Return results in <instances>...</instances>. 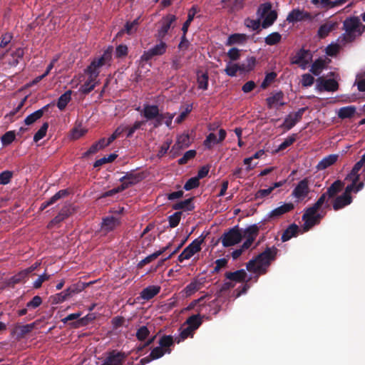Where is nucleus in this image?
I'll use <instances>...</instances> for the list:
<instances>
[{
	"instance_id": "nucleus-1",
	"label": "nucleus",
	"mask_w": 365,
	"mask_h": 365,
	"mask_svg": "<svg viewBox=\"0 0 365 365\" xmlns=\"http://www.w3.org/2000/svg\"><path fill=\"white\" fill-rule=\"evenodd\" d=\"M341 188V182L339 180L335 181L312 207L307 209L302 216L305 231L319 223L321 219L325 215L323 208L329 207V199L334 197Z\"/></svg>"
},
{
	"instance_id": "nucleus-2",
	"label": "nucleus",
	"mask_w": 365,
	"mask_h": 365,
	"mask_svg": "<svg viewBox=\"0 0 365 365\" xmlns=\"http://www.w3.org/2000/svg\"><path fill=\"white\" fill-rule=\"evenodd\" d=\"M113 48L108 47L103 54L98 58L93 60L86 70L88 74V79L81 86L79 91L84 93H88L95 88L97 84V78L100 73V68L109 65L112 58Z\"/></svg>"
},
{
	"instance_id": "nucleus-3",
	"label": "nucleus",
	"mask_w": 365,
	"mask_h": 365,
	"mask_svg": "<svg viewBox=\"0 0 365 365\" xmlns=\"http://www.w3.org/2000/svg\"><path fill=\"white\" fill-rule=\"evenodd\" d=\"M275 253L276 252L274 250H266L264 252L259 254L255 259L250 260L247 263V270L258 274L265 273L271 260L274 259Z\"/></svg>"
},
{
	"instance_id": "nucleus-4",
	"label": "nucleus",
	"mask_w": 365,
	"mask_h": 365,
	"mask_svg": "<svg viewBox=\"0 0 365 365\" xmlns=\"http://www.w3.org/2000/svg\"><path fill=\"white\" fill-rule=\"evenodd\" d=\"M344 38L346 41H352L357 36H359L364 31L365 26H364L358 17L347 18L344 21Z\"/></svg>"
},
{
	"instance_id": "nucleus-5",
	"label": "nucleus",
	"mask_w": 365,
	"mask_h": 365,
	"mask_svg": "<svg viewBox=\"0 0 365 365\" xmlns=\"http://www.w3.org/2000/svg\"><path fill=\"white\" fill-rule=\"evenodd\" d=\"M364 186V182H359L357 184V186H354V183H351L346 186L344 192L337 197L333 203V208L334 210H340L344 207L346 205H349L352 202V197L351 196V192H358L361 190Z\"/></svg>"
},
{
	"instance_id": "nucleus-6",
	"label": "nucleus",
	"mask_w": 365,
	"mask_h": 365,
	"mask_svg": "<svg viewBox=\"0 0 365 365\" xmlns=\"http://www.w3.org/2000/svg\"><path fill=\"white\" fill-rule=\"evenodd\" d=\"M207 297V296L201 297L200 298L194 300L190 304V307H194L197 306V304H199V307L197 309L198 312H205L207 314H212L215 315L217 314L221 308V303L217 299H212L207 302V304H202V301Z\"/></svg>"
},
{
	"instance_id": "nucleus-7",
	"label": "nucleus",
	"mask_w": 365,
	"mask_h": 365,
	"mask_svg": "<svg viewBox=\"0 0 365 365\" xmlns=\"http://www.w3.org/2000/svg\"><path fill=\"white\" fill-rule=\"evenodd\" d=\"M174 344L173 337L170 335L163 336L159 341V346L151 350L150 356L151 359H158L165 354L171 352L170 346Z\"/></svg>"
},
{
	"instance_id": "nucleus-8",
	"label": "nucleus",
	"mask_w": 365,
	"mask_h": 365,
	"mask_svg": "<svg viewBox=\"0 0 365 365\" xmlns=\"http://www.w3.org/2000/svg\"><path fill=\"white\" fill-rule=\"evenodd\" d=\"M257 14L260 18L263 19L262 26L264 29L272 26L277 18V13L276 11L272 10L270 3L262 4L257 10Z\"/></svg>"
},
{
	"instance_id": "nucleus-9",
	"label": "nucleus",
	"mask_w": 365,
	"mask_h": 365,
	"mask_svg": "<svg viewBox=\"0 0 365 365\" xmlns=\"http://www.w3.org/2000/svg\"><path fill=\"white\" fill-rule=\"evenodd\" d=\"M310 192L309 181L307 178L300 180L292 191L291 196L299 203L304 201Z\"/></svg>"
},
{
	"instance_id": "nucleus-10",
	"label": "nucleus",
	"mask_w": 365,
	"mask_h": 365,
	"mask_svg": "<svg viewBox=\"0 0 365 365\" xmlns=\"http://www.w3.org/2000/svg\"><path fill=\"white\" fill-rule=\"evenodd\" d=\"M204 242V237H199L194 240L187 247L184 249L182 253L178 256V261L182 262L184 260L190 259L195 254L201 250V245Z\"/></svg>"
},
{
	"instance_id": "nucleus-11",
	"label": "nucleus",
	"mask_w": 365,
	"mask_h": 365,
	"mask_svg": "<svg viewBox=\"0 0 365 365\" xmlns=\"http://www.w3.org/2000/svg\"><path fill=\"white\" fill-rule=\"evenodd\" d=\"M24 50L21 48H16L14 50L6 51L0 55V59L3 60L4 63H7L9 66L14 67L16 66L19 60L23 58Z\"/></svg>"
},
{
	"instance_id": "nucleus-12",
	"label": "nucleus",
	"mask_w": 365,
	"mask_h": 365,
	"mask_svg": "<svg viewBox=\"0 0 365 365\" xmlns=\"http://www.w3.org/2000/svg\"><path fill=\"white\" fill-rule=\"evenodd\" d=\"M294 209V205L292 202H284L280 206L273 209L268 212L264 218L266 221H271L277 220L282 217L283 215L292 211Z\"/></svg>"
},
{
	"instance_id": "nucleus-13",
	"label": "nucleus",
	"mask_w": 365,
	"mask_h": 365,
	"mask_svg": "<svg viewBox=\"0 0 365 365\" xmlns=\"http://www.w3.org/2000/svg\"><path fill=\"white\" fill-rule=\"evenodd\" d=\"M242 240L241 232L237 228L230 229L221 237V242L224 247H231L239 243Z\"/></svg>"
},
{
	"instance_id": "nucleus-14",
	"label": "nucleus",
	"mask_w": 365,
	"mask_h": 365,
	"mask_svg": "<svg viewBox=\"0 0 365 365\" xmlns=\"http://www.w3.org/2000/svg\"><path fill=\"white\" fill-rule=\"evenodd\" d=\"M248 65H246L244 63H235L230 61L227 63L225 72L229 76H236L237 71H247L250 70L252 68V66L254 65L255 59L250 58L248 59Z\"/></svg>"
},
{
	"instance_id": "nucleus-15",
	"label": "nucleus",
	"mask_w": 365,
	"mask_h": 365,
	"mask_svg": "<svg viewBox=\"0 0 365 365\" xmlns=\"http://www.w3.org/2000/svg\"><path fill=\"white\" fill-rule=\"evenodd\" d=\"M142 179L143 177L140 173H137L133 170L128 172L120 178L121 182L120 190H125L133 185L137 184Z\"/></svg>"
},
{
	"instance_id": "nucleus-16",
	"label": "nucleus",
	"mask_w": 365,
	"mask_h": 365,
	"mask_svg": "<svg viewBox=\"0 0 365 365\" xmlns=\"http://www.w3.org/2000/svg\"><path fill=\"white\" fill-rule=\"evenodd\" d=\"M312 60L310 53L304 49H300L292 58V63L299 65L302 69H306Z\"/></svg>"
},
{
	"instance_id": "nucleus-17",
	"label": "nucleus",
	"mask_w": 365,
	"mask_h": 365,
	"mask_svg": "<svg viewBox=\"0 0 365 365\" xmlns=\"http://www.w3.org/2000/svg\"><path fill=\"white\" fill-rule=\"evenodd\" d=\"M126 358V354L123 352L113 350L107 354L101 365H121Z\"/></svg>"
},
{
	"instance_id": "nucleus-18",
	"label": "nucleus",
	"mask_w": 365,
	"mask_h": 365,
	"mask_svg": "<svg viewBox=\"0 0 365 365\" xmlns=\"http://www.w3.org/2000/svg\"><path fill=\"white\" fill-rule=\"evenodd\" d=\"M166 48L167 44L161 41L159 43L145 51L141 56V59L147 61L151 59L153 56H161L165 53Z\"/></svg>"
},
{
	"instance_id": "nucleus-19",
	"label": "nucleus",
	"mask_w": 365,
	"mask_h": 365,
	"mask_svg": "<svg viewBox=\"0 0 365 365\" xmlns=\"http://www.w3.org/2000/svg\"><path fill=\"white\" fill-rule=\"evenodd\" d=\"M176 19V16L173 14H168L163 18L161 21L160 29L158 30L157 34L158 38L163 39L166 36L173 24L175 22Z\"/></svg>"
},
{
	"instance_id": "nucleus-20",
	"label": "nucleus",
	"mask_w": 365,
	"mask_h": 365,
	"mask_svg": "<svg viewBox=\"0 0 365 365\" xmlns=\"http://www.w3.org/2000/svg\"><path fill=\"white\" fill-rule=\"evenodd\" d=\"M227 133L224 129H220L218 138L215 133H210L204 140L203 145L206 148L211 149L215 145L223 141Z\"/></svg>"
},
{
	"instance_id": "nucleus-21",
	"label": "nucleus",
	"mask_w": 365,
	"mask_h": 365,
	"mask_svg": "<svg viewBox=\"0 0 365 365\" xmlns=\"http://www.w3.org/2000/svg\"><path fill=\"white\" fill-rule=\"evenodd\" d=\"M306 19H312L311 14L304 10L299 9H295L291 11L287 16V21L289 23H295L302 21Z\"/></svg>"
},
{
	"instance_id": "nucleus-22",
	"label": "nucleus",
	"mask_w": 365,
	"mask_h": 365,
	"mask_svg": "<svg viewBox=\"0 0 365 365\" xmlns=\"http://www.w3.org/2000/svg\"><path fill=\"white\" fill-rule=\"evenodd\" d=\"M317 88L320 91H335L338 89V83L334 79H323L319 78L317 79Z\"/></svg>"
},
{
	"instance_id": "nucleus-23",
	"label": "nucleus",
	"mask_w": 365,
	"mask_h": 365,
	"mask_svg": "<svg viewBox=\"0 0 365 365\" xmlns=\"http://www.w3.org/2000/svg\"><path fill=\"white\" fill-rule=\"evenodd\" d=\"M120 219L114 216L105 217L101 222V231L108 233L115 230L120 225Z\"/></svg>"
},
{
	"instance_id": "nucleus-24",
	"label": "nucleus",
	"mask_w": 365,
	"mask_h": 365,
	"mask_svg": "<svg viewBox=\"0 0 365 365\" xmlns=\"http://www.w3.org/2000/svg\"><path fill=\"white\" fill-rule=\"evenodd\" d=\"M141 115L148 120L155 121L160 117L159 109L157 106L145 105L140 110Z\"/></svg>"
},
{
	"instance_id": "nucleus-25",
	"label": "nucleus",
	"mask_w": 365,
	"mask_h": 365,
	"mask_svg": "<svg viewBox=\"0 0 365 365\" xmlns=\"http://www.w3.org/2000/svg\"><path fill=\"white\" fill-rule=\"evenodd\" d=\"M304 111V108H302L294 113L289 115L284 121V126L287 130L291 129L299 121Z\"/></svg>"
},
{
	"instance_id": "nucleus-26",
	"label": "nucleus",
	"mask_w": 365,
	"mask_h": 365,
	"mask_svg": "<svg viewBox=\"0 0 365 365\" xmlns=\"http://www.w3.org/2000/svg\"><path fill=\"white\" fill-rule=\"evenodd\" d=\"M175 115V113H160V117L153 122V127L158 128L164 123L168 128H171L173 119Z\"/></svg>"
},
{
	"instance_id": "nucleus-27",
	"label": "nucleus",
	"mask_w": 365,
	"mask_h": 365,
	"mask_svg": "<svg viewBox=\"0 0 365 365\" xmlns=\"http://www.w3.org/2000/svg\"><path fill=\"white\" fill-rule=\"evenodd\" d=\"M284 94L279 91L267 98V103L269 108H277L284 104L283 101Z\"/></svg>"
},
{
	"instance_id": "nucleus-28",
	"label": "nucleus",
	"mask_w": 365,
	"mask_h": 365,
	"mask_svg": "<svg viewBox=\"0 0 365 365\" xmlns=\"http://www.w3.org/2000/svg\"><path fill=\"white\" fill-rule=\"evenodd\" d=\"M35 267H30L26 269H24L21 272H19L18 274L14 275L13 277H10L7 281L8 285H14L16 284H18L21 282H22L27 275L32 272Z\"/></svg>"
},
{
	"instance_id": "nucleus-29",
	"label": "nucleus",
	"mask_w": 365,
	"mask_h": 365,
	"mask_svg": "<svg viewBox=\"0 0 365 365\" xmlns=\"http://www.w3.org/2000/svg\"><path fill=\"white\" fill-rule=\"evenodd\" d=\"M338 155L331 154L324 157L321 161L319 162L316 168L317 170H323L329 166L334 165L338 160Z\"/></svg>"
},
{
	"instance_id": "nucleus-30",
	"label": "nucleus",
	"mask_w": 365,
	"mask_h": 365,
	"mask_svg": "<svg viewBox=\"0 0 365 365\" xmlns=\"http://www.w3.org/2000/svg\"><path fill=\"white\" fill-rule=\"evenodd\" d=\"M202 287V282L199 279H195L185 287L182 292L186 297H190L200 290Z\"/></svg>"
},
{
	"instance_id": "nucleus-31",
	"label": "nucleus",
	"mask_w": 365,
	"mask_h": 365,
	"mask_svg": "<svg viewBox=\"0 0 365 365\" xmlns=\"http://www.w3.org/2000/svg\"><path fill=\"white\" fill-rule=\"evenodd\" d=\"M190 145V139L188 134H181L178 136L176 143L173 146V150H179L185 148Z\"/></svg>"
},
{
	"instance_id": "nucleus-32",
	"label": "nucleus",
	"mask_w": 365,
	"mask_h": 365,
	"mask_svg": "<svg viewBox=\"0 0 365 365\" xmlns=\"http://www.w3.org/2000/svg\"><path fill=\"white\" fill-rule=\"evenodd\" d=\"M160 291V287L157 285H151L143 289L140 293L142 299L149 300L157 295Z\"/></svg>"
},
{
	"instance_id": "nucleus-33",
	"label": "nucleus",
	"mask_w": 365,
	"mask_h": 365,
	"mask_svg": "<svg viewBox=\"0 0 365 365\" xmlns=\"http://www.w3.org/2000/svg\"><path fill=\"white\" fill-rule=\"evenodd\" d=\"M336 26V22L333 21H327L322 25L320 26V27L318 29V36L320 38H324L327 36L329 35V34L332 31Z\"/></svg>"
},
{
	"instance_id": "nucleus-34",
	"label": "nucleus",
	"mask_w": 365,
	"mask_h": 365,
	"mask_svg": "<svg viewBox=\"0 0 365 365\" xmlns=\"http://www.w3.org/2000/svg\"><path fill=\"white\" fill-rule=\"evenodd\" d=\"M72 291L67 289L60 293L56 294L50 297V301L52 304H57L66 301L71 295Z\"/></svg>"
},
{
	"instance_id": "nucleus-35",
	"label": "nucleus",
	"mask_w": 365,
	"mask_h": 365,
	"mask_svg": "<svg viewBox=\"0 0 365 365\" xmlns=\"http://www.w3.org/2000/svg\"><path fill=\"white\" fill-rule=\"evenodd\" d=\"M364 165V160H363V159L361 158V160L355 164L350 174L349 175V178L352 180V183H354V186H357L356 182L359 179V175L358 173Z\"/></svg>"
},
{
	"instance_id": "nucleus-36",
	"label": "nucleus",
	"mask_w": 365,
	"mask_h": 365,
	"mask_svg": "<svg viewBox=\"0 0 365 365\" xmlns=\"http://www.w3.org/2000/svg\"><path fill=\"white\" fill-rule=\"evenodd\" d=\"M225 276L228 279L240 282L245 280L247 273L245 269H240L234 272H227Z\"/></svg>"
},
{
	"instance_id": "nucleus-37",
	"label": "nucleus",
	"mask_w": 365,
	"mask_h": 365,
	"mask_svg": "<svg viewBox=\"0 0 365 365\" xmlns=\"http://www.w3.org/2000/svg\"><path fill=\"white\" fill-rule=\"evenodd\" d=\"M202 322V317L198 314L190 317L186 320L185 324L188 327H190L195 331L201 325Z\"/></svg>"
},
{
	"instance_id": "nucleus-38",
	"label": "nucleus",
	"mask_w": 365,
	"mask_h": 365,
	"mask_svg": "<svg viewBox=\"0 0 365 365\" xmlns=\"http://www.w3.org/2000/svg\"><path fill=\"white\" fill-rule=\"evenodd\" d=\"M356 113V108L352 106H345L343 108H341L338 112V116L339 118L341 119L344 118H350L354 115Z\"/></svg>"
},
{
	"instance_id": "nucleus-39",
	"label": "nucleus",
	"mask_w": 365,
	"mask_h": 365,
	"mask_svg": "<svg viewBox=\"0 0 365 365\" xmlns=\"http://www.w3.org/2000/svg\"><path fill=\"white\" fill-rule=\"evenodd\" d=\"M298 231H299V227L297 225L292 224V225H289L282 235V241L286 242V241L290 240L292 237L296 236Z\"/></svg>"
},
{
	"instance_id": "nucleus-40",
	"label": "nucleus",
	"mask_w": 365,
	"mask_h": 365,
	"mask_svg": "<svg viewBox=\"0 0 365 365\" xmlns=\"http://www.w3.org/2000/svg\"><path fill=\"white\" fill-rule=\"evenodd\" d=\"M194 208L192 199L189 198L183 201L178 202L173 205L174 210H183L185 211H190Z\"/></svg>"
},
{
	"instance_id": "nucleus-41",
	"label": "nucleus",
	"mask_w": 365,
	"mask_h": 365,
	"mask_svg": "<svg viewBox=\"0 0 365 365\" xmlns=\"http://www.w3.org/2000/svg\"><path fill=\"white\" fill-rule=\"evenodd\" d=\"M194 331L187 326L186 327H182L179 336L173 339L174 342L180 343L187 337H192Z\"/></svg>"
},
{
	"instance_id": "nucleus-42",
	"label": "nucleus",
	"mask_w": 365,
	"mask_h": 365,
	"mask_svg": "<svg viewBox=\"0 0 365 365\" xmlns=\"http://www.w3.org/2000/svg\"><path fill=\"white\" fill-rule=\"evenodd\" d=\"M247 39V36L245 34H235L230 35L226 42V45L231 46L236 43H242Z\"/></svg>"
},
{
	"instance_id": "nucleus-43",
	"label": "nucleus",
	"mask_w": 365,
	"mask_h": 365,
	"mask_svg": "<svg viewBox=\"0 0 365 365\" xmlns=\"http://www.w3.org/2000/svg\"><path fill=\"white\" fill-rule=\"evenodd\" d=\"M197 11H198L197 7L195 6H193L189 10L188 15H187V19L184 23L182 28V30L184 34H185L186 32L187 31L188 27H189L190 24H191V22L192 21L194 16L197 14Z\"/></svg>"
},
{
	"instance_id": "nucleus-44",
	"label": "nucleus",
	"mask_w": 365,
	"mask_h": 365,
	"mask_svg": "<svg viewBox=\"0 0 365 365\" xmlns=\"http://www.w3.org/2000/svg\"><path fill=\"white\" fill-rule=\"evenodd\" d=\"M197 86L199 89L207 90L208 87V76L207 73L197 72Z\"/></svg>"
},
{
	"instance_id": "nucleus-45",
	"label": "nucleus",
	"mask_w": 365,
	"mask_h": 365,
	"mask_svg": "<svg viewBox=\"0 0 365 365\" xmlns=\"http://www.w3.org/2000/svg\"><path fill=\"white\" fill-rule=\"evenodd\" d=\"M71 91H68L60 96L58 100L57 106L60 110H63L66 108L68 102L71 101Z\"/></svg>"
},
{
	"instance_id": "nucleus-46",
	"label": "nucleus",
	"mask_w": 365,
	"mask_h": 365,
	"mask_svg": "<svg viewBox=\"0 0 365 365\" xmlns=\"http://www.w3.org/2000/svg\"><path fill=\"white\" fill-rule=\"evenodd\" d=\"M43 113V112L42 109L36 110L35 112L30 114L25 118V120H24L25 124L27 125H30L33 124L37 120H38L39 118H41L42 117Z\"/></svg>"
},
{
	"instance_id": "nucleus-47",
	"label": "nucleus",
	"mask_w": 365,
	"mask_h": 365,
	"mask_svg": "<svg viewBox=\"0 0 365 365\" xmlns=\"http://www.w3.org/2000/svg\"><path fill=\"white\" fill-rule=\"evenodd\" d=\"M281 34L278 32H273L265 38L264 42L267 45L274 46L278 43L281 41Z\"/></svg>"
},
{
	"instance_id": "nucleus-48",
	"label": "nucleus",
	"mask_w": 365,
	"mask_h": 365,
	"mask_svg": "<svg viewBox=\"0 0 365 365\" xmlns=\"http://www.w3.org/2000/svg\"><path fill=\"white\" fill-rule=\"evenodd\" d=\"M311 2L312 4L321 7H334L341 3L339 0H336L334 2H331L330 0H311Z\"/></svg>"
},
{
	"instance_id": "nucleus-49",
	"label": "nucleus",
	"mask_w": 365,
	"mask_h": 365,
	"mask_svg": "<svg viewBox=\"0 0 365 365\" xmlns=\"http://www.w3.org/2000/svg\"><path fill=\"white\" fill-rule=\"evenodd\" d=\"M16 138V134L14 130H10L4 134L1 137V143L4 145H10Z\"/></svg>"
},
{
	"instance_id": "nucleus-50",
	"label": "nucleus",
	"mask_w": 365,
	"mask_h": 365,
	"mask_svg": "<svg viewBox=\"0 0 365 365\" xmlns=\"http://www.w3.org/2000/svg\"><path fill=\"white\" fill-rule=\"evenodd\" d=\"M48 128V123H44L40 129L35 133L34 136V141L38 142L41 140L46 134Z\"/></svg>"
},
{
	"instance_id": "nucleus-51",
	"label": "nucleus",
	"mask_w": 365,
	"mask_h": 365,
	"mask_svg": "<svg viewBox=\"0 0 365 365\" xmlns=\"http://www.w3.org/2000/svg\"><path fill=\"white\" fill-rule=\"evenodd\" d=\"M145 123V120L135 121L134 124L130 127H127V137H131L133 133L138 129H140Z\"/></svg>"
},
{
	"instance_id": "nucleus-52",
	"label": "nucleus",
	"mask_w": 365,
	"mask_h": 365,
	"mask_svg": "<svg viewBox=\"0 0 365 365\" xmlns=\"http://www.w3.org/2000/svg\"><path fill=\"white\" fill-rule=\"evenodd\" d=\"M87 130L83 128L81 125H78L75 127L71 133V138L73 140H76L82 137L86 133Z\"/></svg>"
},
{
	"instance_id": "nucleus-53",
	"label": "nucleus",
	"mask_w": 365,
	"mask_h": 365,
	"mask_svg": "<svg viewBox=\"0 0 365 365\" xmlns=\"http://www.w3.org/2000/svg\"><path fill=\"white\" fill-rule=\"evenodd\" d=\"M149 334L148 328L146 326H142L137 330L135 336L138 340L143 341L147 339Z\"/></svg>"
},
{
	"instance_id": "nucleus-54",
	"label": "nucleus",
	"mask_w": 365,
	"mask_h": 365,
	"mask_svg": "<svg viewBox=\"0 0 365 365\" xmlns=\"http://www.w3.org/2000/svg\"><path fill=\"white\" fill-rule=\"evenodd\" d=\"M182 212H176L168 218L170 227H175L178 225L181 219Z\"/></svg>"
},
{
	"instance_id": "nucleus-55",
	"label": "nucleus",
	"mask_w": 365,
	"mask_h": 365,
	"mask_svg": "<svg viewBox=\"0 0 365 365\" xmlns=\"http://www.w3.org/2000/svg\"><path fill=\"white\" fill-rule=\"evenodd\" d=\"M324 68V62L321 60H317L313 63L310 71L315 76L320 74Z\"/></svg>"
},
{
	"instance_id": "nucleus-56",
	"label": "nucleus",
	"mask_w": 365,
	"mask_h": 365,
	"mask_svg": "<svg viewBox=\"0 0 365 365\" xmlns=\"http://www.w3.org/2000/svg\"><path fill=\"white\" fill-rule=\"evenodd\" d=\"M12 38V35L9 33L2 35L0 39V48H6L8 46H9Z\"/></svg>"
},
{
	"instance_id": "nucleus-57",
	"label": "nucleus",
	"mask_w": 365,
	"mask_h": 365,
	"mask_svg": "<svg viewBox=\"0 0 365 365\" xmlns=\"http://www.w3.org/2000/svg\"><path fill=\"white\" fill-rule=\"evenodd\" d=\"M42 304V299L39 296H35L31 301L27 302L26 307L29 309H35Z\"/></svg>"
},
{
	"instance_id": "nucleus-58",
	"label": "nucleus",
	"mask_w": 365,
	"mask_h": 365,
	"mask_svg": "<svg viewBox=\"0 0 365 365\" xmlns=\"http://www.w3.org/2000/svg\"><path fill=\"white\" fill-rule=\"evenodd\" d=\"M117 157V155L115 154H110L108 157H103L99 160H97L93 166L95 168L99 167L105 163H110L113 161Z\"/></svg>"
},
{
	"instance_id": "nucleus-59",
	"label": "nucleus",
	"mask_w": 365,
	"mask_h": 365,
	"mask_svg": "<svg viewBox=\"0 0 365 365\" xmlns=\"http://www.w3.org/2000/svg\"><path fill=\"white\" fill-rule=\"evenodd\" d=\"M245 25L247 28H250L252 30L255 31L259 28L260 21L259 19H247L245 21Z\"/></svg>"
},
{
	"instance_id": "nucleus-60",
	"label": "nucleus",
	"mask_w": 365,
	"mask_h": 365,
	"mask_svg": "<svg viewBox=\"0 0 365 365\" xmlns=\"http://www.w3.org/2000/svg\"><path fill=\"white\" fill-rule=\"evenodd\" d=\"M314 77L309 73H305L302 76L301 82H302V85L304 87L311 86L314 83Z\"/></svg>"
},
{
	"instance_id": "nucleus-61",
	"label": "nucleus",
	"mask_w": 365,
	"mask_h": 365,
	"mask_svg": "<svg viewBox=\"0 0 365 365\" xmlns=\"http://www.w3.org/2000/svg\"><path fill=\"white\" fill-rule=\"evenodd\" d=\"M196 151L194 150H190L187 151L184 155L178 160L179 164H185L190 159L193 158L195 156Z\"/></svg>"
},
{
	"instance_id": "nucleus-62",
	"label": "nucleus",
	"mask_w": 365,
	"mask_h": 365,
	"mask_svg": "<svg viewBox=\"0 0 365 365\" xmlns=\"http://www.w3.org/2000/svg\"><path fill=\"white\" fill-rule=\"evenodd\" d=\"M199 185V179L197 177L189 179L184 185L186 190H190L197 187Z\"/></svg>"
},
{
	"instance_id": "nucleus-63",
	"label": "nucleus",
	"mask_w": 365,
	"mask_h": 365,
	"mask_svg": "<svg viewBox=\"0 0 365 365\" xmlns=\"http://www.w3.org/2000/svg\"><path fill=\"white\" fill-rule=\"evenodd\" d=\"M128 54V47L125 45H119L115 48V55L118 58H122Z\"/></svg>"
},
{
	"instance_id": "nucleus-64",
	"label": "nucleus",
	"mask_w": 365,
	"mask_h": 365,
	"mask_svg": "<svg viewBox=\"0 0 365 365\" xmlns=\"http://www.w3.org/2000/svg\"><path fill=\"white\" fill-rule=\"evenodd\" d=\"M12 177L10 171H4L0 173V185H6L9 182Z\"/></svg>"
}]
</instances>
